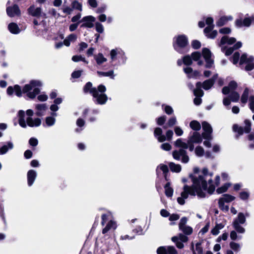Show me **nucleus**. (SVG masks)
<instances>
[{
    "label": "nucleus",
    "mask_w": 254,
    "mask_h": 254,
    "mask_svg": "<svg viewBox=\"0 0 254 254\" xmlns=\"http://www.w3.org/2000/svg\"><path fill=\"white\" fill-rule=\"evenodd\" d=\"M212 177V174L208 173L206 168L203 169L200 172L198 168H194L193 173L190 175L193 183L192 186H184L181 196L177 198L178 202L181 205L184 204L185 200L188 197L189 194L193 196L196 194L199 198H204L206 196L205 191L210 194H212L216 187L220 184V177H216L214 183Z\"/></svg>",
    "instance_id": "obj_1"
},
{
    "label": "nucleus",
    "mask_w": 254,
    "mask_h": 254,
    "mask_svg": "<svg viewBox=\"0 0 254 254\" xmlns=\"http://www.w3.org/2000/svg\"><path fill=\"white\" fill-rule=\"evenodd\" d=\"M42 85V83L40 80H33L30 81L29 84H25L22 89L18 85L8 86L6 93L9 96H12L14 92L19 97L22 96V93L26 94V96L29 98L33 99L40 93L39 87Z\"/></svg>",
    "instance_id": "obj_2"
},
{
    "label": "nucleus",
    "mask_w": 254,
    "mask_h": 254,
    "mask_svg": "<svg viewBox=\"0 0 254 254\" xmlns=\"http://www.w3.org/2000/svg\"><path fill=\"white\" fill-rule=\"evenodd\" d=\"M106 90L105 86L100 85L97 88L92 87V84L90 82H87L83 87L84 93H90L93 97L94 101L100 105L106 103L107 100V96L105 94Z\"/></svg>",
    "instance_id": "obj_3"
},
{
    "label": "nucleus",
    "mask_w": 254,
    "mask_h": 254,
    "mask_svg": "<svg viewBox=\"0 0 254 254\" xmlns=\"http://www.w3.org/2000/svg\"><path fill=\"white\" fill-rule=\"evenodd\" d=\"M18 116V123L23 128L26 127L27 126L30 127H37L41 124V119L38 118L33 119L32 117H28L25 121V112L23 110L19 111Z\"/></svg>",
    "instance_id": "obj_4"
},
{
    "label": "nucleus",
    "mask_w": 254,
    "mask_h": 254,
    "mask_svg": "<svg viewBox=\"0 0 254 254\" xmlns=\"http://www.w3.org/2000/svg\"><path fill=\"white\" fill-rule=\"evenodd\" d=\"M188 38L185 35H179L174 37L173 47L180 53L184 52V49L188 45Z\"/></svg>",
    "instance_id": "obj_5"
},
{
    "label": "nucleus",
    "mask_w": 254,
    "mask_h": 254,
    "mask_svg": "<svg viewBox=\"0 0 254 254\" xmlns=\"http://www.w3.org/2000/svg\"><path fill=\"white\" fill-rule=\"evenodd\" d=\"M246 221L245 215L242 212H239L237 217L234 220L232 226L238 233L244 234L245 232V229L242 225L245 224Z\"/></svg>",
    "instance_id": "obj_6"
},
{
    "label": "nucleus",
    "mask_w": 254,
    "mask_h": 254,
    "mask_svg": "<svg viewBox=\"0 0 254 254\" xmlns=\"http://www.w3.org/2000/svg\"><path fill=\"white\" fill-rule=\"evenodd\" d=\"M162 129L160 127H156L154 129V135L157 139L158 141L160 142L165 141V140L170 141L172 139L173 135V132L171 130H168L166 133V136L162 134Z\"/></svg>",
    "instance_id": "obj_7"
},
{
    "label": "nucleus",
    "mask_w": 254,
    "mask_h": 254,
    "mask_svg": "<svg viewBox=\"0 0 254 254\" xmlns=\"http://www.w3.org/2000/svg\"><path fill=\"white\" fill-rule=\"evenodd\" d=\"M193 92L195 98L193 100L194 104L196 105H199L201 103V99L204 94L203 90L201 89V82H197L196 83V88L193 89Z\"/></svg>",
    "instance_id": "obj_8"
},
{
    "label": "nucleus",
    "mask_w": 254,
    "mask_h": 254,
    "mask_svg": "<svg viewBox=\"0 0 254 254\" xmlns=\"http://www.w3.org/2000/svg\"><path fill=\"white\" fill-rule=\"evenodd\" d=\"M173 158L177 160H181L182 162L187 163L189 162L190 158L187 154V152L183 149H180L179 150H175L173 152Z\"/></svg>",
    "instance_id": "obj_9"
},
{
    "label": "nucleus",
    "mask_w": 254,
    "mask_h": 254,
    "mask_svg": "<svg viewBox=\"0 0 254 254\" xmlns=\"http://www.w3.org/2000/svg\"><path fill=\"white\" fill-rule=\"evenodd\" d=\"M254 58L253 57L250 56L248 57L246 54H243L241 57L240 64H246L245 69L247 71H250L252 70L254 67Z\"/></svg>",
    "instance_id": "obj_10"
},
{
    "label": "nucleus",
    "mask_w": 254,
    "mask_h": 254,
    "mask_svg": "<svg viewBox=\"0 0 254 254\" xmlns=\"http://www.w3.org/2000/svg\"><path fill=\"white\" fill-rule=\"evenodd\" d=\"M254 22V17H245L244 19L239 18L235 21V25L237 27H249L252 23Z\"/></svg>",
    "instance_id": "obj_11"
},
{
    "label": "nucleus",
    "mask_w": 254,
    "mask_h": 254,
    "mask_svg": "<svg viewBox=\"0 0 254 254\" xmlns=\"http://www.w3.org/2000/svg\"><path fill=\"white\" fill-rule=\"evenodd\" d=\"M172 241L175 243L178 249H183L184 247L183 243L188 241V238L182 234H179L178 236H174L171 238Z\"/></svg>",
    "instance_id": "obj_12"
},
{
    "label": "nucleus",
    "mask_w": 254,
    "mask_h": 254,
    "mask_svg": "<svg viewBox=\"0 0 254 254\" xmlns=\"http://www.w3.org/2000/svg\"><path fill=\"white\" fill-rule=\"evenodd\" d=\"M111 59L112 62L115 61L117 59V56L121 57L122 58V63H125L127 58L125 52L120 49H113L110 52Z\"/></svg>",
    "instance_id": "obj_13"
},
{
    "label": "nucleus",
    "mask_w": 254,
    "mask_h": 254,
    "mask_svg": "<svg viewBox=\"0 0 254 254\" xmlns=\"http://www.w3.org/2000/svg\"><path fill=\"white\" fill-rule=\"evenodd\" d=\"M251 129V123L249 120H246L245 121V127H241L237 125L233 126V129L235 131L237 132L239 135L242 134L244 132L248 133Z\"/></svg>",
    "instance_id": "obj_14"
},
{
    "label": "nucleus",
    "mask_w": 254,
    "mask_h": 254,
    "mask_svg": "<svg viewBox=\"0 0 254 254\" xmlns=\"http://www.w3.org/2000/svg\"><path fill=\"white\" fill-rule=\"evenodd\" d=\"M202 54L204 59L206 68H210L213 64V60L211 59V53L210 51L207 48H203L202 50Z\"/></svg>",
    "instance_id": "obj_15"
},
{
    "label": "nucleus",
    "mask_w": 254,
    "mask_h": 254,
    "mask_svg": "<svg viewBox=\"0 0 254 254\" xmlns=\"http://www.w3.org/2000/svg\"><path fill=\"white\" fill-rule=\"evenodd\" d=\"M202 129L204 132L202 133V135L205 139L211 140L212 139L211 133L212 132V128L210 124L206 122H203L202 123Z\"/></svg>",
    "instance_id": "obj_16"
},
{
    "label": "nucleus",
    "mask_w": 254,
    "mask_h": 254,
    "mask_svg": "<svg viewBox=\"0 0 254 254\" xmlns=\"http://www.w3.org/2000/svg\"><path fill=\"white\" fill-rule=\"evenodd\" d=\"M95 21V18L92 16H86L84 17L80 22L82 24L81 27L92 28L94 26V22Z\"/></svg>",
    "instance_id": "obj_17"
},
{
    "label": "nucleus",
    "mask_w": 254,
    "mask_h": 254,
    "mask_svg": "<svg viewBox=\"0 0 254 254\" xmlns=\"http://www.w3.org/2000/svg\"><path fill=\"white\" fill-rule=\"evenodd\" d=\"M7 14L10 17L19 16L21 14L20 10L17 5L14 4L12 6H8L6 8Z\"/></svg>",
    "instance_id": "obj_18"
},
{
    "label": "nucleus",
    "mask_w": 254,
    "mask_h": 254,
    "mask_svg": "<svg viewBox=\"0 0 254 254\" xmlns=\"http://www.w3.org/2000/svg\"><path fill=\"white\" fill-rule=\"evenodd\" d=\"M236 40L233 37H229L227 36H224L222 37L219 46L221 47L222 51H224L223 45L225 44L232 45L236 42Z\"/></svg>",
    "instance_id": "obj_19"
},
{
    "label": "nucleus",
    "mask_w": 254,
    "mask_h": 254,
    "mask_svg": "<svg viewBox=\"0 0 254 254\" xmlns=\"http://www.w3.org/2000/svg\"><path fill=\"white\" fill-rule=\"evenodd\" d=\"M47 110L48 106L46 104H37L35 105V114L37 116L45 115Z\"/></svg>",
    "instance_id": "obj_20"
},
{
    "label": "nucleus",
    "mask_w": 254,
    "mask_h": 254,
    "mask_svg": "<svg viewBox=\"0 0 254 254\" xmlns=\"http://www.w3.org/2000/svg\"><path fill=\"white\" fill-rule=\"evenodd\" d=\"M202 140V137L199 133L197 132H193L192 135L189 137L188 141L191 143H199Z\"/></svg>",
    "instance_id": "obj_21"
},
{
    "label": "nucleus",
    "mask_w": 254,
    "mask_h": 254,
    "mask_svg": "<svg viewBox=\"0 0 254 254\" xmlns=\"http://www.w3.org/2000/svg\"><path fill=\"white\" fill-rule=\"evenodd\" d=\"M184 72L187 74L190 78H196L200 75L199 72L197 70L193 71L191 67H187L184 68Z\"/></svg>",
    "instance_id": "obj_22"
},
{
    "label": "nucleus",
    "mask_w": 254,
    "mask_h": 254,
    "mask_svg": "<svg viewBox=\"0 0 254 254\" xmlns=\"http://www.w3.org/2000/svg\"><path fill=\"white\" fill-rule=\"evenodd\" d=\"M37 177V173L35 170H30L27 172V182L29 186H31Z\"/></svg>",
    "instance_id": "obj_23"
},
{
    "label": "nucleus",
    "mask_w": 254,
    "mask_h": 254,
    "mask_svg": "<svg viewBox=\"0 0 254 254\" xmlns=\"http://www.w3.org/2000/svg\"><path fill=\"white\" fill-rule=\"evenodd\" d=\"M117 227V225L116 222L111 220L107 223L106 227L103 229L102 233L103 234H106L110 231H114L116 229Z\"/></svg>",
    "instance_id": "obj_24"
},
{
    "label": "nucleus",
    "mask_w": 254,
    "mask_h": 254,
    "mask_svg": "<svg viewBox=\"0 0 254 254\" xmlns=\"http://www.w3.org/2000/svg\"><path fill=\"white\" fill-rule=\"evenodd\" d=\"M237 86V83L235 81H232L230 82L228 86H225L222 89V93L224 94H228L231 91H234V90Z\"/></svg>",
    "instance_id": "obj_25"
},
{
    "label": "nucleus",
    "mask_w": 254,
    "mask_h": 254,
    "mask_svg": "<svg viewBox=\"0 0 254 254\" xmlns=\"http://www.w3.org/2000/svg\"><path fill=\"white\" fill-rule=\"evenodd\" d=\"M27 10L29 14L33 16L39 17L41 14V8L35 7L34 5L31 6Z\"/></svg>",
    "instance_id": "obj_26"
},
{
    "label": "nucleus",
    "mask_w": 254,
    "mask_h": 254,
    "mask_svg": "<svg viewBox=\"0 0 254 254\" xmlns=\"http://www.w3.org/2000/svg\"><path fill=\"white\" fill-rule=\"evenodd\" d=\"M14 147V144L11 141L6 142L1 148H0V154H6L9 150H11Z\"/></svg>",
    "instance_id": "obj_27"
},
{
    "label": "nucleus",
    "mask_w": 254,
    "mask_h": 254,
    "mask_svg": "<svg viewBox=\"0 0 254 254\" xmlns=\"http://www.w3.org/2000/svg\"><path fill=\"white\" fill-rule=\"evenodd\" d=\"M242 43L240 42H238L236 43L233 47H230L227 49L224 47V51H222L223 52L225 53L226 56L230 55L234 50L238 49L242 47Z\"/></svg>",
    "instance_id": "obj_28"
},
{
    "label": "nucleus",
    "mask_w": 254,
    "mask_h": 254,
    "mask_svg": "<svg viewBox=\"0 0 254 254\" xmlns=\"http://www.w3.org/2000/svg\"><path fill=\"white\" fill-rule=\"evenodd\" d=\"M206 23L207 26L204 29V33H208L211 31L214 27L213 18L210 17H207L206 19Z\"/></svg>",
    "instance_id": "obj_29"
},
{
    "label": "nucleus",
    "mask_w": 254,
    "mask_h": 254,
    "mask_svg": "<svg viewBox=\"0 0 254 254\" xmlns=\"http://www.w3.org/2000/svg\"><path fill=\"white\" fill-rule=\"evenodd\" d=\"M233 19V17L231 15L224 16L221 17L216 22V24L218 26H221L226 24L228 21H231Z\"/></svg>",
    "instance_id": "obj_30"
},
{
    "label": "nucleus",
    "mask_w": 254,
    "mask_h": 254,
    "mask_svg": "<svg viewBox=\"0 0 254 254\" xmlns=\"http://www.w3.org/2000/svg\"><path fill=\"white\" fill-rule=\"evenodd\" d=\"M8 28L9 31L14 34H17L20 32V30L18 26L15 23H11L9 24Z\"/></svg>",
    "instance_id": "obj_31"
},
{
    "label": "nucleus",
    "mask_w": 254,
    "mask_h": 254,
    "mask_svg": "<svg viewBox=\"0 0 254 254\" xmlns=\"http://www.w3.org/2000/svg\"><path fill=\"white\" fill-rule=\"evenodd\" d=\"M94 58L98 65H101L107 61V59L104 57L102 54L99 53L94 56Z\"/></svg>",
    "instance_id": "obj_32"
},
{
    "label": "nucleus",
    "mask_w": 254,
    "mask_h": 254,
    "mask_svg": "<svg viewBox=\"0 0 254 254\" xmlns=\"http://www.w3.org/2000/svg\"><path fill=\"white\" fill-rule=\"evenodd\" d=\"M77 38L76 35L71 34L67 37L64 41V44L66 46H69L70 42H74Z\"/></svg>",
    "instance_id": "obj_33"
},
{
    "label": "nucleus",
    "mask_w": 254,
    "mask_h": 254,
    "mask_svg": "<svg viewBox=\"0 0 254 254\" xmlns=\"http://www.w3.org/2000/svg\"><path fill=\"white\" fill-rule=\"evenodd\" d=\"M160 171H162L164 174V177L167 179L166 173L168 171V168L167 165L161 164L158 166L156 169L157 174L158 175Z\"/></svg>",
    "instance_id": "obj_34"
},
{
    "label": "nucleus",
    "mask_w": 254,
    "mask_h": 254,
    "mask_svg": "<svg viewBox=\"0 0 254 254\" xmlns=\"http://www.w3.org/2000/svg\"><path fill=\"white\" fill-rule=\"evenodd\" d=\"M213 84V79H209L201 83V88L202 87L204 90H207L210 89Z\"/></svg>",
    "instance_id": "obj_35"
},
{
    "label": "nucleus",
    "mask_w": 254,
    "mask_h": 254,
    "mask_svg": "<svg viewBox=\"0 0 254 254\" xmlns=\"http://www.w3.org/2000/svg\"><path fill=\"white\" fill-rule=\"evenodd\" d=\"M165 193L167 197H171L173 194V189L170 187V183L168 182L164 187Z\"/></svg>",
    "instance_id": "obj_36"
},
{
    "label": "nucleus",
    "mask_w": 254,
    "mask_h": 254,
    "mask_svg": "<svg viewBox=\"0 0 254 254\" xmlns=\"http://www.w3.org/2000/svg\"><path fill=\"white\" fill-rule=\"evenodd\" d=\"M175 145L177 147H181L182 149H185L188 148V144L187 143L183 142L181 138L178 139L175 142Z\"/></svg>",
    "instance_id": "obj_37"
},
{
    "label": "nucleus",
    "mask_w": 254,
    "mask_h": 254,
    "mask_svg": "<svg viewBox=\"0 0 254 254\" xmlns=\"http://www.w3.org/2000/svg\"><path fill=\"white\" fill-rule=\"evenodd\" d=\"M98 75L100 76H109L112 79H114L115 77V75L114 74L113 70H110L107 72H103V71H97Z\"/></svg>",
    "instance_id": "obj_38"
},
{
    "label": "nucleus",
    "mask_w": 254,
    "mask_h": 254,
    "mask_svg": "<svg viewBox=\"0 0 254 254\" xmlns=\"http://www.w3.org/2000/svg\"><path fill=\"white\" fill-rule=\"evenodd\" d=\"M169 167L172 172L179 173L181 171V166L180 165L171 162L169 164Z\"/></svg>",
    "instance_id": "obj_39"
},
{
    "label": "nucleus",
    "mask_w": 254,
    "mask_h": 254,
    "mask_svg": "<svg viewBox=\"0 0 254 254\" xmlns=\"http://www.w3.org/2000/svg\"><path fill=\"white\" fill-rule=\"evenodd\" d=\"M224 225L222 223L217 224L216 226L211 230V233L213 235H217L219 234V231L221 230Z\"/></svg>",
    "instance_id": "obj_40"
},
{
    "label": "nucleus",
    "mask_w": 254,
    "mask_h": 254,
    "mask_svg": "<svg viewBox=\"0 0 254 254\" xmlns=\"http://www.w3.org/2000/svg\"><path fill=\"white\" fill-rule=\"evenodd\" d=\"M235 198V197L232 195L228 194H225L223 195L219 199L226 203H229L234 200Z\"/></svg>",
    "instance_id": "obj_41"
},
{
    "label": "nucleus",
    "mask_w": 254,
    "mask_h": 254,
    "mask_svg": "<svg viewBox=\"0 0 254 254\" xmlns=\"http://www.w3.org/2000/svg\"><path fill=\"white\" fill-rule=\"evenodd\" d=\"M190 127L195 130H199L201 128L200 124L196 121H192L190 123Z\"/></svg>",
    "instance_id": "obj_42"
},
{
    "label": "nucleus",
    "mask_w": 254,
    "mask_h": 254,
    "mask_svg": "<svg viewBox=\"0 0 254 254\" xmlns=\"http://www.w3.org/2000/svg\"><path fill=\"white\" fill-rule=\"evenodd\" d=\"M185 235H190L193 232L192 228L189 226H186L180 229Z\"/></svg>",
    "instance_id": "obj_43"
},
{
    "label": "nucleus",
    "mask_w": 254,
    "mask_h": 254,
    "mask_svg": "<svg viewBox=\"0 0 254 254\" xmlns=\"http://www.w3.org/2000/svg\"><path fill=\"white\" fill-rule=\"evenodd\" d=\"M230 186V184L229 183H226L224 185H223L222 187L218 188L216 190V192L218 194H220L222 193H223L227 191L229 187Z\"/></svg>",
    "instance_id": "obj_44"
},
{
    "label": "nucleus",
    "mask_w": 254,
    "mask_h": 254,
    "mask_svg": "<svg viewBox=\"0 0 254 254\" xmlns=\"http://www.w3.org/2000/svg\"><path fill=\"white\" fill-rule=\"evenodd\" d=\"M56 122V119L53 117H48L45 119V123L47 126L51 127L53 126Z\"/></svg>",
    "instance_id": "obj_45"
},
{
    "label": "nucleus",
    "mask_w": 254,
    "mask_h": 254,
    "mask_svg": "<svg viewBox=\"0 0 254 254\" xmlns=\"http://www.w3.org/2000/svg\"><path fill=\"white\" fill-rule=\"evenodd\" d=\"M72 60L73 62H79V61H82V62H83L84 63H85L86 64H87L88 63V61H87L85 60V58L83 57L81 55L73 56L72 57Z\"/></svg>",
    "instance_id": "obj_46"
},
{
    "label": "nucleus",
    "mask_w": 254,
    "mask_h": 254,
    "mask_svg": "<svg viewBox=\"0 0 254 254\" xmlns=\"http://www.w3.org/2000/svg\"><path fill=\"white\" fill-rule=\"evenodd\" d=\"M249 96V89L246 88L244 91L243 94L241 97V102L243 104H246L248 101V98Z\"/></svg>",
    "instance_id": "obj_47"
},
{
    "label": "nucleus",
    "mask_w": 254,
    "mask_h": 254,
    "mask_svg": "<svg viewBox=\"0 0 254 254\" xmlns=\"http://www.w3.org/2000/svg\"><path fill=\"white\" fill-rule=\"evenodd\" d=\"M225 202L223 200L219 199L218 200V205L219 208L224 211H228L229 210V206L225 204Z\"/></svg>",
    "instance_id": "obj_48"
},
{
    "label": "nucleus",
    "mask_w": 254,
    "mask_h": 254,
    "mask_svg": "<svg viewBox=\"0 0 254 254\" xmlns=\"http://www.w3.org/2000/svg\"><path fill=\"white\" fill-rule=\"evenodd\" d=\"M177 123V119L176 117H173L171 118H170L167 124V126H165L164 127V128H167L168 127H171L173 126L174 125H176Z\"/></svg>",
    "instance_id": "obj_49"
},
{
    "label": "nucleus",
    "mask_w": 254,
    "mask_h": 254,
    "mask_svg": "<svg viewBox=\"0 0 254 254\" xmlns=\"http://www.w3.org/2000/svg\"><path fill=\"white\" fill-rule=\"evenodd\" d=\"M229 93H230V97L232 101L237 102L239 100L240 96L238 93L235 91H231Z\"/></svg>",
    "instance_id": "obj_50"
},
{
    "label": "nucleus",
    "mask_w": 254,
    "mask_h": 254,
    "mask_svg": "<svg viewBox=\"0 0 254 254\" xmlns=\"http://www.w3.org/2000/svg\"><path fill=\"white\" fill-rule=\"evenodd\" d=\"M230 247L235 252H238L240 251L241 246L238 243L231 242L230 243Z\"/></svg>",
    "instance_id": "obj_51"
},
{
    "label": "nucleus",
    "mask_w": 254,
    "mask_h": 254,
    "mask_svg": "<svg viewBox=\"0 0 254 254\" xmlns=\"http://www.w3.org/2000/svg\"><path fill=\"white\" fill-rule=\"evenodd\" d=\"M112 217V215L110 212H108L107 214H104L102 215V222L101 224L104 225L106 221Z\"/></svg>",
    "instance_id": "obj_52"
},
{
    "label": "nucleus",
    "mask_w": 254,
    "mask_h": 254,
    "mask_svg": "<svg viewBox=\"0 0 254 254\" xmlns=\"http://www.w3.org/2000/svg\"><path fill=\"white\" fill-rule=\"evenodd\" d=\"M195 154L199 157L203 156L204 154V149L201 146H197L195 149Z\"/></svg>",
    "instance_id": "obj_53"
},
{
    "label": "nucleus",
    "mask_w": 254,
    "mask_h": 254,
    "mask_svg": "<svg viewBox=\"0 0 254 254\" xmlns=\"http://www.w3.org/2000/svg\"><path fill=\"white\" fill-rule=\"evenodd\" d=\"M163 109L165 113L168 115H171L173 113V108L168 105H162Z\"/></svg>",
    "instance_id": "obj_54"
},
{
    "label": "nucleus",
    "mask_w": 254,
    "mask_h": 254,
    "mask_svg": "<svg viewBox=\"0 0 254 254\" xmlns=\"http://www.w3.org/2000/svg\"><path fill=\"white\" fill-rule=\"evenodd\" d=\"M72 6L74 9H76L79 10L80 11L82 10V5L80 3H79L77 0H74L72 2Z\"/></svg>",
    "instance_id": "obj_55"
},
{
    "label": "nucleus",
    "mask_w": 254,
    "mask_h": 254,
    "mask_svg": "<svg viewBox=\"0 0 254 254\" xmlns=\"http://www.w3.org/2000/svg\"><path fill=\"white\" fill-rule=\"evenodd\" d=\"M183 63L188 65H190L192 64L191 59L189 56H186L183 59Z\"/></svg>",
    "instance_id": "obj_56"
},
{
    "label": "nucleus",
    "mask_w": 254,
    "mask_h": 254,
    "mask_svg": "<svg viewBox=\"0 0 254 254\" xmlns=\"http://www.w3.org/2000/svg\"><path fill=\"white\" fill-rule=\"evenodd\" d=\"M166 250L167 254H177V251L173 246L167 247Z\"/></svg>",
    "instance_id": "obj_57"
},
{
    "label": "nucleus",
    "mask_w": 254,
    "mask_h": 254,
    "mask_svg": "<svg viewBox=\"0 0 254 254\" xmlns=\"http://www.w3.org/2000/svg\"><path fill=\"white\" fill-rule=\"evenodd\" d=\"M96 30L100 33H102L104 31V27L102 24L97 22L95 24Z\"/></svg>",
    "instance_id": "obj_58"
},
{
    "label": "nucleus",
    "mask_w": 254,
    "mask_h": 254,
    "mask_svg": "<svg viewBox=\"0 0 254 254\" xmlns=\"http://www.w3.org/2000/svg\"><path fill=\"white\" fill-rule=\"evenodd\" d=\"M82 72V70H75L72 73L71 76L72 78H77L81 76Z\"/></svg>",
    "instance_id": "obj_59"
},
{
    "label": "nucleus",
    "mask_w": 254,
    "mask_h": 254,
    "mask_svg": "<svg viewBox=\"0 0 254 254\" xmlns=\"http://www.w3.org/2000/svg\"><path fill=\"white\" fill-rule=\"evenodd\" d=\"M240 58V54L239 52H235L232 57V62L236 64L238 62Z\"/></svg>",
    "instance_id": "obj_60"
},
{
    "label": "nucleus",
    "mask_w": 254,
    "mask_h": 254,
    "mask_svg": "<svg viewBox=\"0 0 254 254\" xmlns=\"http://www.w3.org/2000/svg\"><path fill=\"white\" fill-rule=\"evenodd\" d=\"M205 34L208 38L213 39L216 36L217 34V32L216 30H214L212 31H210L208 33H205Z\"/></svg>",
    "instance_id": "obj_61"
},
{
    "label": "nucleus",
    "mask_w": 254,
    "mask_h": 254,
    "mask_svg": "<svg viewBox=\"0 0 254 254\" xmlns=\"http://www.w3.org/2000/svg\"><path fill=\"white\" fill-rule=\"evenodd\" d=\"M187 221H188V219L185 217H184L181 218V219L180 220L179 224V229L184 226H187L186 223L187 222Z\"/></svg>",
    "instance_id": "obj_62"
},
{
    "label": "nucleus",
    "mask_w": 254,
    "mask_h": 254,
    "mask_svg": "<svg viewBox=\"0 0 254 254\" xmlns=\"http://www.w3.org/2000/svg\"><path fill=\"white\" fill-rule=\"evenodd\" d=\"M167 247H160L157 250L158 254H167Z\"/></svg>",
    "instance_id": "obj_63"
},
{
    "label": "nucleus",
    "mask_w": 254,
    "mask_h": 254,
    "mask_svg": "<svg viewBox=\"0 0 254 254\" xmlns=\"http://www.w3.org/2000/svg\"><path fill=\"white\" fill-rule=\"evenodd\" d=\"M249 106L251 110L254 112V96H253L249 98Z\"/></svg>",
    "instance_id": "obj_64"
}]
</instances>
